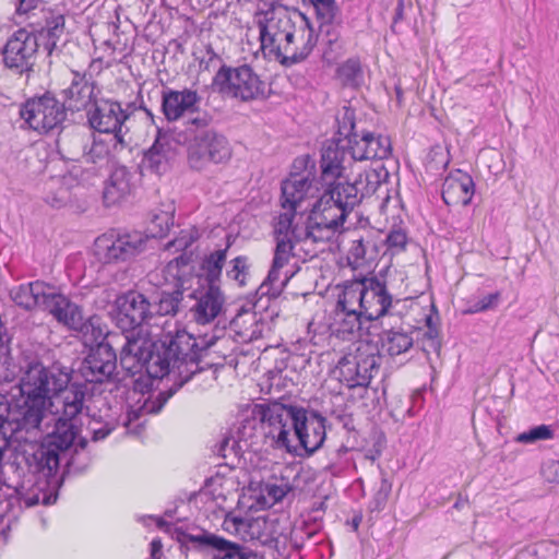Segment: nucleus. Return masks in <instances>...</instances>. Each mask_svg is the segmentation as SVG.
Here are the masks:
<instances>
[{
  "label": "nucleus",
  "instance_id": "nucleus-1",
  "mask_svg": "<svg viewBox=\"0 0 559 559\" xmlns=\"http://www.w3.org/2000/svg\"><path fill=\"white\" fill-rule=\"evenodd\" d=\"M109 313L123 333H130L123 335L120 365L130 376L139 374L134 390L142 393V399L139 406L128 411L123 425L129 432L139 435L145 423L142 418L159 413L178 389L203 369L200 361L218 337L204 334L195 338L185 330L174 335L168 332L159 342L142 337L140 332L135 335L154 318L152 302L136 290L117 296Z\"/></svg>",
  "mask_w": 559,
  "mask_h": 559
},
{
  "label": "nucleus",
  "instance_id": "nucleus-2",
  "mask_svg": "<svg viewBox=\"0 0 559 559\" xmlns=\"http://www.w3.org/2000/svg\"><path fill=\"white\" fill-rule=\"evenodd\" d=\"M255 414L264 441L273 450L294 455L304 450L311 455L324 443L325 418L316 412L273 402L270 406H258Z\"/></svg>",
  "mask_w": 559,
  "mask_h": 559
},
{
  "label": "nucleus",
  "instance_id": "nucleus-3",
  "mask_svg": "<svg viewBox=\"0 0 559 559\" xmlns=\"http://www.w3.org/2000/svg\"><path fill=\"white\" fill-rule=\"evenodd\" d=\"M323 193L311 205L305 226L306 243L325 245L343 230L348 214L356 206V198L345 195L338 187L322 189Z\"/></svg>",
  "mask_w": 559,
  "mask_h": 559
},
{
  "label": "nucleus",
  "instance_id": "nucleus-4",
  "mask_svg": "<svg viewBox=\"0 0 559 559\" xmlns=\"http://www.w3.org/2000/svg\"><path fill=\"white\" fill-rule=\"evenodd\" d=\"M210 114H199L185 121V142L188 145V163L192 169L203 170L211 164H224L231 157L227 138L209 128Z\"/></svg>",
  "mask_w": 559,
  "mask_h": 559
},
{
  "label": "nucleus",
  "instance_id": "nucleus-5",
  "mask_svg": "<svg viewBox=\"0 0 559 559\" xmlns=\"http://www.w3.org/2000/svg\"><path fill=\"white\" fill-rule=\"evenodd\" d=\"M295 11L286 8L272 7L266 11L258 12L254 23L259 28L261 50L264 56L275 59L282 64V59L290 50L297 19Z\"/></svg>",
  "mask_w": 559,
  "mask_h": 559
},
{
  "label": "nucleus",
  "instance_id": "nucleus-6",
  "mask_svg": "<svg viewBox=\"0 0 559 559\" xmlns=\"http://www.w3.org/2000/svg\"><path fill=\"white\" fill-rule=\"evenodd\" d=\"M163 277L174 290H162L158 300L152 304V310L158 317L175 316L181 307L185 293L192 289L197 278L191 255L182 253L169 261L163 269Z\"/></svg>",
  "mask_w": 559,
  "mask_h": 559
},
{
  "label": "nucleus",
  "instance_id": "nucleus-7",
  "mask_svg": "<svg viewBox=\"0 0 559 559\" xmlns=\"http://www.w3.org/2000/svg\"><path fill=\"white\" fill-rule=\"evenodd\" d=\"M293 167L296 171L282 182V207L304 213L322 188L316 177V162L310 155L297 157Z\"/></svg>",
  "mask_w": 559,
  "mask_h": 559
},
{
  "label": "nucleus",
  "instance_id": "nucleus-8",
  "mask_svg": "<svg viewBox=\"0 0 559 559\" xmlns=\"http://www.w3.org/2000/svg\"><path fill=\"white\" fill-rule=\"evenodd\" d=\"M381 356L366 344L344 355L333 370L334 377L348 389H366L379 372Z\"/></svg>",
  "mask_w": 559,
  "mask_h": 559
},
{
  "label": "nucleus",
  "instance_id": "nucleus-9",
  "mask_svg": "<svg viewBox=\"0 0 559 559\" xmlns=\"http://www.w3.org/2000/svg\"><path fill=\"white\" fill-rule=\"evenodd\" d=\"M218 91L241 102H250L265 96L266 84L248 64L231 68L222 64L213 78Z\"/></svg>",
  "mask_w": 559,
  "mask_h": 559
},
{
  "label": "nucleus",
  "instance_id": "nucleus-10",
  "mask_svg": "<svg viewBox=\"0 0 559 559\" xmlns=\"http://www.w3.org/2000/svg\"><path fill=\"white\" fill-rule=\"evenodd\" d=\"M146 237L140 231L107 233L94 242V255L103 265L127 262L144 251Z\"/></svg>",
  "mask_w": 559,
  "mask_h": 559
},
{
  "label": "nucleus",
  "instance_id": "nucleus-11",
  "mask_svg": "<svg viewBox=\"0 0 559 559\" xmlns=\"http://www.w3.org/2000/svg\"><path fill=\"white\" fill-rule=\"evenodd\" d=\"M128 117L129 115L122 109L121 104L109 98L95 99L87 109L90 127L99 133L111 134L115 150H123L127 146L123 124Z\"/></svg>",
  "mask_w": 559,
  "mask_h": 559
},
{
  "label": "nucleus",
  "instance_id": "nucleus-12",
  "mask_svg": "<svg viewBox=\"0 0 559 559\" xmlns=\"http://www.w3.org/2000/svg\"><path fill=\"white\" fill-rule=\"evenodd\" d=\"M38 48L36 34L26 28H19L1 49L3 63L19 74L33 71Z\"/></svg>",
  "mask_w": 559,
  "mask_h": 559
},
{
  "label": "nucleus",
  "instance_id": "nucleus-13",
  "mask_svg": "<svg viewBox=\"0 0 559 559\" xmlns=\"http://www.w3.org/2000/svg\"><path fill=\"white\" fill-rule=\"evenodd\" d=\"M21 117L33 130L46 133L59 127L66 119V105L51 95L27 100Z\"/></svg>",
  "mask_w": 559,
  "mask_h": 559
},
{
  "label": "nucleus",
  "instance_id": "nucleus-14",
  "mask_svg": "<svg viewBox=\"0 0 559 559\" xmlns=\"http://www.w3.org/2000/svg\"><path fill=\"white\" fill-rule=\"evenodd\" d=\"M107 335L104 341L91 348L80 366V373L88 383H103L109 380L117 368V354Z\"/></svg>",
  "mask_w": 559,
  "mask_h": 559
},
{
  "label": "nucleus",
  "instance_id": "nucleus-15",
  "mask_svg": "<svg viewBox=\"0 0 559 559\" xmlns=\"http://www.w3.org/2000/svg\"><path fill=\"white\" fill-rule=\"evenodd\" d=\"M202 96L197 90L185 87L174 90L166 87L162 92V111L167 121L174 122L187 117V120L199 114H209L200 110Z\"/></svg>",
  "mask_w": 559,
  "mask_h": 559
},
{
  "label": "nucleus",
  "instance_id": "nucleus-16",
  "mask_svg": "<svg viewBox=\"0 0 559 559\" xmlns=\"http://www.w3.org/2000/svg\"><path fill=\"white\" fill-rule=\"evenodd\" d=\"M276 247L274 250V258L272 262V266L269 271L266 278L262 282V284L257 289V295L259 296V300L263 297L277 298L283 292L286 282L288 281V276L286 275L284 280L280 277V271L288 264L292 257H294V248L297 243L293 238H282L275 239Z\"/></svg>",
  "mask_w": 559,
  "mask_h": 559
},
{
  "label": "nucleus",
  "instance_id": "nucleus-17",
  "mask_svg": "<svg viewBox=\"0 0 559 559\" xmlns=\"http://www.w3.org/2000/svg\"><path fill=\"white\" fill-rule=\"evenodd\" d=\"M189 292V298L194 300L190 306L192 319L199 324L212 322L222 311L224 305V295L219 287L197 284Z\"/></svg>",
  "mask_w": 559,
  "mask_h": 559
},
{
  "label": "nucleus",
  "instance_id": "nucleus-18",
  "mask_svg": "<svg viewBox=\"0 0 559 559\" xmlns=\"http://www.w3.org/2000/svg\"><path fill=\"white\" fill-rule=\"evenodd\" d=\"M362 318L369 321H376L390 314L393 307V297L388 292L384 282L376 276L362 277Z\"/></svg>",
  "mask_w": 559,
  "mask_h": 559
},
{
  "label": "nucleus",
  "instance_id": "nucleus-19",
  "mask_svg": "<svg viewBox=\"0 0 559 559\" xmlns=\"http://www.w3.org/2000/svg\"><path fill=\"white\" fill-rule=\"evenodd\" d=\"M349 155L348 146H342L335 142L323 145L320 159V176L317 178L322 189L338 187L343 183L346 157Z\"/></svg>",
  "mask_w": 559,
  "mask_h": 559
},
{
  "label": "nucleus",
  "instance_id": "nucleus-20",
  "mask_svg": "<svg viewBox=\"0 0 559 559\" xmlns=\"http://www.w3.org/2000/svg\"><path fill=\"white\" fill-rule=\"evenodd\" d=\"M297 19L290 50L282 59V66L292 67L304 61L313 50L318 36L309 21L301 12L295 11Z\"/></svg>",
  "mask_w": 559,
  "mask_h": 559
},
{
  "label": "nucleus",
  "instance_id": "nucleus-21",
  "mask_svg": "<svg viewBox=\"0 0 559 559\" xmlns=\"http://www.w3.org/2000/svg\"><path fill=\"white\" fill-rule=\"evenodd\" d=\"M44 310L48 311L59 323L71 330L80 332H86L88 330L81 308L66 295L57 292L52 286Z\"/></svg>",
  "mask_w": 559,
  "mask_h": 559
},
{
  "label": "nucleus",
  "instance_id": "nucleus-22",
  "mask_svg": "<svg viewBox=\"0 0 559 559\" xmlns=\"http://www.w3.org/2000/svg\"><path fill=\"white\" fill-rule=\"evenodd\" d=\"M347 146L350 158L359 162L384 159L392 152L390 138L373 132H361L358 136H354Z\"/></svg>",
  "mask_w": 559,
  "mask_h": 559
},
{
  "label": "nucleus",
  "instance_id": "nucleus-23",
  "mask_svg": "<svg viewBox=\"0 0 559 559\" xmlns=\"http://www.w3.org/2000/svg\"><path fill=\"white\" fill-rule=\"evenodd\" d=\"M64 105L69 110L80 111L86 109L98 99L95 94V81L92 74L86 72L72 71L70 86L62 91Z\"/></svg>",
  "mask_w": 559,
  "mask_h": 559
},
{
  "label": "nucleus",
  "instance_id": "nucleus-24",
  "mask_svg": "<svg viewBox=\"0 0 559 559\" xmlns=\"http://www.w3.org/2000/svg\"><path fill=\"white\" fill-rule=\"evenodd\" d=\"M473 178L465 171H451L442 185V200L447 205H463L471 203L474 195Z\"/></svg>",
  "mask_w": 559,
  "mask_h": 559
},
{
  "label": "nucleus",
  "instance_id": "nucleus-25",
  "mask_svg": "<svg viewBox=\"0 0 559 559\" xmlns=\"http://www.w3.org/2000/svg\"><path fill=\"white\" fill-rule=\"evenodd\" d=\"M51 286L41 281L21 284L10 289L11 300L25 310L39 308L44 310Z\"/></svg>",
  "mask_w": 559,
  "mask_h": 559
},
{
  "label": "nucleus",
  "instance_id": "nucleus-26",
  "mask_svg": "<svg viewBox=\"0 0 559 559\" xmlns=\"http://www.w3.org/2000/svg\"><path fill=\"white\" fill-rule=\"evenodd\" d=\"M134 187V174L124 166L115 168L104 187L105 204L110 206L119 203L132 193Z\"/></svg>",
  "mask_w": 559,
  "mask_h": 559
},
{
  "label": "nucleus",
  "instance_id": "nucleus-27",
  "mask_svg": "<svg viewBox=\"0 0 559 559\" xmlns=\"http://www.w3.org/2000/svg\"><path fill=\"white\" fill-rule=\"evenodd\" d=\"M371 321L362 318V312L334 310L333 333L342 340H353L367 334Z\"/></svg>",
  "mask_w": 559,
  "mask_h": 559
},
{
  "label": "nucleus",
  "instance_id": "nucleus-28",
  "mask_svg": "<svg viewBox=\"0 0 559 559\" xmlns=\"http://www.w3.org/2000/svg\"><path fill=\"white\" fill-rule=\"evenodd\" d=\"M174 157L175 151L168 138L158 132L153 145L144 153L141 166L144 170L162 175L168 170Z\"/></svg>",
  "mask_w": 559,
  "mask_h": 559
},
{
  "label": "nucleus",
  "instance_id": "nucleus-29",
  "mask_svg": "<svg viewBox=\"0 0 559 559\" xmlns=\"http://www.w3.org/2000/svg\"><path fill=\"white\" fill-rule=\"evenodd\" d=\"M230 330L237 336L238 342L250 343L259 340L264 330L261 316L250 309L241 308L230 321Z\"/></svg>",
  "mask_w": 559,
  "mask_h": 559
},
{
  "label": "nucleus",
  "instance_id": "nucleus-30",
  "mask_svg": "<svg viewBox=\"0 0 559 559\" xmlns=\"http://www.w3.org/2000/svg\"><path fill=\"white\" fill-rule=\"evenodd\" d=\"M230 245L227 243L224 249H217L204 255L200 264L201 273H197L194 271L197 276L194 284L219 287L223 267L227 260V251Z\"/></svg>",
  "mask_w": 559,
  "mask_h": 559
},
{
  "label": "nucleus",
  "instance_id": "nucleus-31",
  "mask_svg": "<svg viewBox=\"0 0 559 559\" xmlns=\"http://www.w3.org/2000/svg\"><path fill=\"white\" fill-rule=\"evenodd\" d=\"M381 186L380 174L374 169H367L360 173L354 181H345L338 185L342 193L356 198V206L362 201L364 198L370 197Z\"/></svg>",
  "mask_w": 559,
  "mask_h": 559
},
{
  "label": "nucleus",
  "instance_id": "nucleus-32",
  "mask_svg": "<svg viewBox=\"0 0 559 559\" xmlns=\"http://www.w3.org/2000/svg\"><path fill=\"white\" fill-rule=\"evenodd\" d=\"M72 140L82 147L81 158L87 164L102 163L107 159L111 151H115L111 139L107 142L93 133L90 135L75 134Z\"/></svg>",
  "mask_w": 559,
  "mask_h": 559
},
{
  "label": "nucleus",
  "instance_id": "nucleus-33",
  "mask_svg": "<svg viewBox=\"0 0 559 559\" xmlns=\"http://www.w3.org/2000/svg\"><path fill=\"white\" fill-rule=\"evenodd\" d=\"M376 233L367 230L364 234L357 233L352 240L348 250V263L354 267L364 265L367 261H372L378 255V245L374 240Z\"/></svg>",
  "mask_w": 559,
  "mask_h": 559
},
{
  "label": "nucleus",
  "instance_id": "nucleus-34",
  "mask_svg": "<svg viewBox=\"0 0 559 559\" xmlns=\"http://www.w3.org/2000/svg\"><path fill=\"white\" fill-rule=\"evenodd\" d=\"M271 404L272 403L255 404L251 411V417L243 419L234 435L241 443H247L248 451H257L260 439L264 445L270 448L264 441V437L261 431L260 418L255 414V408L258 406H270Z\"/></svg>",
  "mask_w": 559,
  "mask_h": 559
},
{
  "label": "nucleus",
  "instance_id": "nucleus-35",
  "mask_svg": "<svg viewBox=\"0 0 559 559\" xmlns=\"http://www.w3.org/2000/svg\"><path fill=\"white\" fill-rule=\"evenodd\" d=\"M413 333L402 329L383 330L380 341L384 353L391 357L407 353L414 345Z\"/></svg>",
  "mask_w": 559,
  "mask_h": 559
},
{
  "label": "nucleus",
  "instance_id": "nucleus-36",
  "mask_svg": "<svg viewBox=\"0 0 559 559\" xmlns=\"http://www.w3.org/2000/svg\"><path fill=\"white\" fill-rule=\"evenodd\" d=\"M362 278L355 280L344 283L340 287L337 294V300L334 310L338 311H350L356 310L357 312L362 310Z\"/></svg>",
  "mask_w": 559,
  "mask_h": 559
},
{
  "label": "nucleus",
  "instance_id": "nucleus-37",
  "mask_svg": "<svg viewBox=\"0 0 559 559\" xmlns=\"http://www.w3.org/2000/svg\"><path fill=\"white\" fill-rule=\"evenodd\" d=\"M32 32L36 34L39 46H43L47 53L51 55L64 32V17L63 15L52 16L40 29Z\"/></svg>",
  "mask_w": 559,
  "mask_h": 559
},
{
  "label": "nucleus",
  "instance_id": "nucleus-38",
  "mask_svg": "<svg viewBox=\"0 0 559 559\" xmlns=\"http://www.w3.org/2000/svg\"><path fill=\"white\" fill-rule=\"evenodd\" d=\"M284 210L285 212L277 217L274 226L275 239H281V237L293 238L296 242H301L304 246L309 247L311 243H306V240L304 239L305 227H299L297 224H294L295 216L301 213L293 212L289 209Z\"/></svg>",
  "mask_w": 559,
  "mask_h": 559
},
{
  "label": "nucleus",
  "instance_id": "nucleus-39",
  "mask_svg": "<svg viewBox=\"0 0 559 559\" xmlns=\"http://www.w3.org/2000/svg\"><path fill=\"white\" fill-rule=\"evenodd\" d=\"M335 79L343 87L358 88L364 83V70L357 58L342 62L335 72Z\"/></svg>",
  "mask_w": 559,
  "mask_h": 559
},
{
  "label": "nucleus",
  "instance_id": "nucleus-40",
  "mask_svg": "<svg viewBox=\"0 0 559 559\" xmlns=\"http://www.w3.org/2000/svg\"><path fill=\"white\" fill-rule=\"evenodd\" d=\"M177 539L182 545L192 544L197 549L202 550L204 548H211L214 552L217 551L221 544L225 539L224 537L217 536L212 533L202 532L201 534H190L182 530H177Z\"/></svg>",
  "mask_w": 559,
  "mask_h": 559
},
{
  "label": "nucleus",
  "instance_id": "nucleus-41",
  "mask_svg": "<svg viewBox=\"0 0 559 559\" xmlns=\"http://www.w3.org/2000/svg\"><path fill=\"white\" fill-rule=\"evenodd\" d=\"M212 559H261L248 547L224 539Z\"/></svg>",
  "mask_w": 559,
  "mask_h": 559
},
{
  "label": "nucleus",
  "instance_id": "nucleus-42",
  "mask_svg": "<svg viewBox=\"0 0 559 559\" xmlns=\"http://www.w3.org/2000/svg\"><path fill=\"white\" fill-rule=\"evenodd\" d=\"M250 261L247 255H237L231 259L226 270V277L239 287L247 285V280L250 275Z\"/></svg>",
  "mask_w": 559,
  "mask_h": 559
},
{
  "label": "nucleus",
  "instance_id": "nucleus-43",
  "mask_svg": "<svg viewBox=\"0 0 559 559\" xmlns=\"http://www.w3.org/2000/svg\"><path fill=\"white\" fill-rule=\"evenodd\" d=\"M174 216L169 211H160L158 213H152L150 223L147 226L148 235H144L146 240L148 238H162L169 230L170 225L174 224Z\"/></svg>",
  "mask_w": 559,
  "mask_h": 559
},
{
  "label": "nucleus",
  "instance_id": "nucleus-44",
  "mask_svg": "<svg viewBox=\"0 0 559 559\" xmlns=\"http://www.w3.org/2000/svg\"><path fill=\"white\" fill-rule=\"evenodd\" d=\"M84 409H86L87 415L91 417L87 428L92 433L93 441L104 440L115 430L116 425L111 418L103 419L102 416H96V414H90V407L86 404L84 406Z\"/></svg>",
  "mask_w": 559,
  "mask_h": 559
},
{
  "label": "nucleus",
  "instance_id": "nucleus-45",
  "mask_svg": "<svg viewBox=\"0 0 559 559\" xmlns=\"http://www.w3.org/2000/svg\"><path fill=\"white\" fill-rule=\"evenodd\" d=\"M246 452H248L247 443H241L234 435L224 438L217 450V454L219 456L237 460H239Z\"/></svg>",
  "mask_w": 559,
  "mask_h": 559
},
{
  "label": "nucleus",
  "instance_id": "nucleus-46",
  "mask_svg": "<svg viewBox=\"0 0 559 559\" xmlns=\"http://www.w3.org/2000/svg\"><path fill=\"white\" fill-rule=\"evenodd\" d=\"M310 3L314 8L318 20L323 22L324 26H329V22H335L338 8L334 0H316Z\"/></svg>",
  "mask_w": 559,
  "mask_h": 559
},
{
  "label": "nucleus",
  "instance_id": "nucleus-47",
  "mask_svg": "<svg viewBox=\"0 0 559 559\" xmlns=\"http://www.w3.org/2000/svg\"><path fill=\"white\" fill-rule=\"evenodd\" d=\"M338 123V133L349 141L355 136H358V132L355 130V111L348 107L343 108V112L336 118Z\"/></svg>",
  "mask_w": 559,
  "mask_h": 559
},
{
  "label": "nucleus",
  "instance_id": "nucleus-48",
  "mask_svg": "<svg viewBox=\"0 0 559 559\" xmlns=\"http://www.w3.org/2000/svg\"><path fill=\"white\" fill-rule=\"evenodd\" d=\"M554 436L552 429L547 425L533 427L528 431H524L516 437L520 443H534L539 440H548Z\"/></svg>",
  "mask_w": 559,
  "mask_h": 559
},
{
  "label": "nucleus",
  "instance_id": "nucleus-49",
  "mask_svg": "<svg viewBox=\"0 0 559 559\" xmlns=\"http://www.w3.org/2000/svg\"><path fill=\"white\" fill-rule=\"evenodd\" d=\"M391 490H392V484L389 481L388 478L382 476L380 486H379L376 495L373 496V499L370 501V504H369V508L372 512H374V511L379 512L384 509L386 501L389 499V496L391 493Z\"/></svg>",
  "mask_w": 559,
  "mask_h": 559
},
{
  "label": "nucleus",
  "instance_id": "nucleus-50",
  "mask_svg": "<svg viewBox=\"0 0 559 559\" xmlns=\"http://www.w3.org/2000/svg\"><path fill=\"white\" fill-rule=\"evenodd\" d=\"M499 300H500L499 292L488 294V295L479 298L473 305H471L469 308L465 312L466 313H478V312H484V311H487L490 309H495L498 306Z\"/></svg>",
  "mask_w": 559,
  "mask_h": 559
},
{
  "label": "nucleus",
  "instance_id": "nucleus-51",
  "mask_svg": "<svg viewBox=\"0 0 559 559\" xmlns=\"http://www.w3.org/2000/svg\"><path fill=\"white\" fill-rule=\"evenodd\" d=\"M406 243L407 236L402 229H392L385 237V245L392 254L403 251Z\"/></svg>",
  "mask_w": 559,
  "mask_h": 559
},
{
  "label": "nucleus",
  "instance_id": "nucleus-52",
  "mask_svg": "<svg viewBox=\"0 0 559 559\" xmlns=\"http://www.w3.org/2000/svg\"><path fill=\"white\" fill-rule=\"evenodd\" d=\"M261 522L265 524V521L261 519H255L252 523L248 524L247 521L240 516L227 515L224 520L223 527L228 532L234 531L236 533H240L247 526L251 528L253 526L260 527Z\"/></svg>",
  "mask_w": 559,
  "mask_h": 559
},
{
  "label": "nucleus",
  "instance_id": "nucleus-53",
  "mask_svg": "<svg viewBox=\"0 0 559 559\" xmlns=\"http://www.w3.org/2000/svg\"><path fill=\"white\" fill-rule=\"evenodd\" d=\"M195 240V237L192 235V231L182 230L180 236L169 241L166 245L167 249L174 248L176 251H182L189 248Z\"/></svg>",
  "mask_w": 559,
  "mask_h": 559
},
{
  "label": "nucleus",
  "instance_id": "nucleus-54",
  "mask_svg": "<svg viewBox=\"0 0 559 559\" xmlns=\"http://www.w3.org/2000/svg\"><path fill=\"white\" fill-rule=\"evenodd\" d=\"M540 472L548 483H559V461L548 460L544 462Z\"/></svg>",
  "mask_w": 559,
  "mask_h": 559
},
{
  "label": "nucleus",
  "instance_id": "nucleus-55",
  "mask_svg": "<svg viewBox=\"0 0 559 559\" xmlns=\"http://www.w3.org/2000/svg\"><path fill=\"white\" fill-rule=\"evenodd\" d=\"M222 62L221 57L214 51L212 46L205 47V53L200 60V68L206 71L215 69Z\"/></svg>",
  "mask_w": 559,
  "mask_h": 559
},
{
  "label": "nucleus",
  "instance_id": "nucleus-56",
  "mask_svg": "<svg viewBox=\"0 0 559 559\" xmlns=\"http://www.w3.org/2000/svg\"><path fill=\"white\" fill-rule=\"evenodd\" d=\"M413 9V0H399L395 8V14L393 17V24L391 29L395 32V25L406 19V12Z\"/></svg>",
  "mask_w": 559,
  "mask_h": 559
},
{
  "label": "nucleus",
  "instance_id": "nucleus-57",
  "mask_svg": "<svg viewBox=\"0 0 559 559\" xmlns=\"http://www.w3.org/2000/svg\"><path fill=\"white\" fill-rule=\"evenodd\" d=\"M290 490V486L287 484L284 485H275V484H266L265 492L269 497L273 499L274 502L281 501L287 492Z\"/></svg>",
  "mask_w": 559,
  "mask_h": 559
},
{
  "label": "nucleus",
  "instance_id": "nucleus-58",
  "mask_svg": "<svg viewBox=\"0 0 559 559\" xmlns=\"http://www.w3.org/2000/svg\"><path fill=\"white\" fill-rule=\"evenodd\" d=\"M329 26H324L323 22H320V32L326 37L329 45L336 44L340 39V25L334 22H329Z\"/></svg>",
  "mask_w": 559,
  "mask_h": 559
},
{
  "label": "nucleus",
  "instance_id": "nucleus-59",
  "mask_svg": "<svg viewBox=\"0 0 559 559\" xmlns=\"http://www.w3.org/2000/svg\"><path fill=\"white\" fill-rule=\"evenodd\" d=\"M15 4V12L19 15L27 14L32 10H34L39 0H12Z\"/></svg>",
  "mask_w": 559,
  "mask_h": 559
},
{
  "label": "nucleus",
  "instance_id": "nucleus-60",
  "mask_svg": "<svg viewBox=\"0 0 559 559\" xmlns=\"http://www.w3.org/2000/svg\"><path fill=\"white\" fill-rule=\"evenodd\" d=\"M151 557L148 559H160L162 556V542L159 539H153L150 544Z\"/></svg>",
  "mask_w": 559,
  "mask_h": 559
},
{
  "label": "nucleus",
  "instance_id": "nucleus-61",
  "mask_svg": "<svg viewBox=\"0 0 559 559\" xmlns=\"http://www.w3.org/2000/svg\"><path fill=\"white\" fill-rule=\"evenodd\" d=\"M289 543L294 550L299 551L304 547V537L298 536L296 532H292L289 536Z\"/></svg>",
  "mask_w": 559,
  "mask_h": 559
},
{
  "label": "nucleus",
  "instance_id": "nucleus-62",
  "mask_svg": "<svg viewBox=\"0 0 559 559\" xmlns=\"http://www.w3.org/2000/svg\"><path fill=\"white\" fill-rule=\"evenodd\" d=\"M274 543V548L277 550L280 555H285L286 552V545L285 542H281L280 538H274L272 540Z\"/></svg>",
  "mask_w": 559,
  "mask_h": 559
},
{
  "label": "nucleus",
  "instance_id": "nucleus-63",
  "mask_svg": "<svg viewBox=\"0 0 559 559\" xmlns=\"http://www.w3.org/2000/svg\"><path fill=\"white\" fill-rule=\"evenodd\" d=\"M48 202H49V203L51 204V206H53V207H60V206H62V205H63L64 200H63V198H57V197H53V198H52L51 200H49Z\"/></svg>",
  "mask_w": 559,
  "mask_h": 559
},
{
  "label": "nucleus",
  "instance_id": "nucleus-64",
  "mask_svg": "<svg viewBox=\"0 0 559 559\" xmlns=\"http://www.w3.org/2000/svg\"><path fill=\"white\" fill-rule=\"evenodd\" d=\"M427 324L429 326V331L427 332V335L430 337V338H433L435 335L437 334L436 330H432L431 329V318H427Z\"/></svg>",
  "mask_w": 559,
  "mask_h": 559
}]
</instances>
